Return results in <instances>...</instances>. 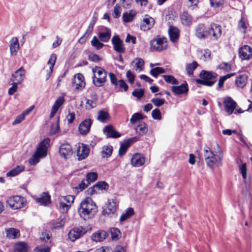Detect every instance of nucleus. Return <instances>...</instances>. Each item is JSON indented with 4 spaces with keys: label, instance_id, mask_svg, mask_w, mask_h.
Masks as SVG:
<instances>
[{
    "label": "nucleus",
    "instance_id": "obj_1",
    "mask_svg": "<svg viewBox=\"0 0 252 252\" xmlns=\"http://www.w3.org/2000/svg\"><path fill=\"white\" fill-rule=\"evenodd\" d=\"M218 151L215 154L208 147L204 149V158L208 166L212 169L215 168L216 165H221V160L223 158L222 152L218 144H217Z\"/></svg>",
    "mask_w": 252,
    "mask_h": 252
},
{
    "label": "nucleus",
    "instance_id": "obj_2",
    "mask_svg": "<svg viewBox=\"0 0 252 252\" xmlns=\"http://www.w3.org/2000/svg\"><path fill=\"white\" fill-rule=\"evenodd\" d=\"M78 212L81 218L88 220L97 212V207L91 198L87 197L81 202Z\"/></svg>",
    "mask_w": 252,
    "mask_h": 252
},
{
    "label": "nucleus",
    "instance_id": "obj_3",
    "mask_svg": "<svg viewBox=\"0 0 252 252\" xmlns=\"http://www.w3.org/2000/svg\"><path fill=\"white\" fill-rule=\"evenodd\" d=\"M50 139L45 138L42 140L36 147L34 154L29 159L31 165H35L37 163L40 158H43L47 155V150L50 146Z\"/></svg>",
    "mask_w": 252,
    "mask_h": 252
},
{
    "label": "nucleus",
    "instance_id": "obj_4",
    "mask_svg": "<svg viewBox=\"0 0 252 252\" xmlns=\"http://www.w3.org/2000/svg\"><path fill=\"white\" fill-rule=\"evenodd\" d=\"M217 76L216 73L202 70L199 74L200 79H196V82L199 84L212 86L215 83Z\"/></svg>",
    "mask_w": 252,
    "mask_h": 252
},
{
    "label": "nucleus",
    "instance_id": "obj_5",
    "mask_svg": "<svg viewBox=\"0 0 252 252\" xmlns=\"http://www.w3.org/2000/svg\"><path fill=\"white\" fill-rule=\"evenodd\" d=\"M94 73L93 83L97 87H101L106 82L107 73L104 69L95 66L93 69Z\"/></svg>",
    "mask_w": 252,
    "mask_h": 252
},
{
    "label": "nucleus",
    "instance_id": "obj_6",
    "mask_svg": "<svg viewBox=\"0 0 252 252\" xmlns=\"http://www.w3.org/2000/svg\"><path fill=\"white\" fill-rule=\"evenodd\" d=\"M6 203L12 209H18L25 206L26 203V199L19 195L11 196L8 198Z\"/></svg>",
    "mask_w": 252,
    "mask_h": 252
},
{
    "label": "nucleus",
    "instance_id": "obj_7",
    "mask_svg": "<svg viewBox=\"0 0 252 252\" xmlns=\"http://www.w3.org/2000/svg\"><path fill=\"white\" fill-rule=\"evenodd\" d=\"M59 202V208L63 213L68 211L72 203L74 200V196L73 195L61 196L58 198Z\"/></svg>",
    "mask_w": 252,
    "mask_h": 252
},
{
    "label": "nucleus",
    "instance_id": "obj_8",
    "mask_svg": "<svg viewBox=\"0 0 252 252\" xmlns=\"http://www.w3.org/2000/svg\"><path fill=\"white\" fill-rule=\"evenodd\" d=\"M151 49L153 50L160 51L167 48L166 38L157 37L150 42Z\"/></svg>",
    "mask_w": 252,
    "mask_h": 252
},
{
    "label": "nucleus",
    "instance_id": "obj_9",
    "mask_svg": "<svg viewBox=\"0 0 252 252\" xmlns=\"http://www.w3.org/2000/svg\"><path fill=\"white\" fill-rule=\"evenodd\" d=\"M112 44L114 50L119 54H122L125 52L126 49L123 40L121 39L119 36L115 35L111 39Z\"/></svg>",
    "mask_w": 252,
    "mask_h": 252
},
{
    "label": "nucleus",
    "instance_id": "obj_10",
    "mask_svg": "<svg viewBox=\"0 0 252 252\" xmlns=\"http://www.w3.org/2000/svg\"><path fill=\"white\" fill-rule=\"evenodd\" d=\"M223 104L225 111L228 115L232 114L236 107V102L230 96L223 98Z\"/></svg>",
    "mask_w": 252,
    "mask_h": 252
},
{
    "label": "nucleus",
    "instance_id": "obj_11",
    "mask_svg": "<svg viewBox=\"0 0 252 252\" xmlns=\"http://www.w3.org/2000/svg\"><path fill=\"white\" fill-rule=\"evenodd\" d=\"M90 148L88 145L79 143L77 147V156L79 160L86 158L89 155Z\"/></svg>",
    "mask_w": 252,
    "mask_h": 252
},
{
    "label": "nucleus",
    "instance_id": "obj_12",
    "mask_svg": "<svg viewBox=\"0 0 252 252\" xmlns=\"http://www.w3.org/2000/svg\"><path fill=\"white\" fill-rule=\"evenodd\" d=\"M25 77V70L23 67H21L12 74L10 81L12 82L21 84L24 81Z\"/></svg>",
    "mask_w": 252,
    "mask_h": 252
},
{
    "label": "nucleus",
    "instance_id": "obj_13",
    "mask_svg": "<svg viewBox=\"0 0 252 252\" xmlns=\"http://www.w3.org/2000/svg\"><path fill=\"white\" fill-rule=\"evenodd\" d=\"M85 233V229L82 227H75L68 233V238L72 242L79 238Z\"/></svg>",
    "mask_w": 252,
    "mask_h": 252
},
{
    "label": "nucleus",
    "instance_id": "obj_14",
    "mask_svg": "<svg viewBox=\"0 0 252 252\" xmlns=\"http://www.w3.org/2000/svg\"><path fill=\"white\" fill-rule=\"evenodd\" d=\"M72 86L76 90H81L85 87V79L82 74L77 73L74 75L72 81Z\"/></svg>",
    "mask_w": 252,
    "mask_h": 252
},
{
    "label": "nucleus",
    "instance_id": "obj_15",
    "mask_svg": "<svg viewBox=\"0 0 252 252\" xmlns=\"http://www.w3.org/2000/svg\"><path fill=\"white\" fill-rule=\"evenodd\" d=\"M208 32H209V36H212V39L217 40L220 37L221 33V30L220 26L214 24L208 27Z\"/></svg>",
    "mask_w": 252,
    "mask_h": 252
},
{
    "label": "nucleus",
    "instance_id": "obj_16",
    "mask_svg": "<svg viewBox=\"0 0 252 252\" xmlns=\"http://www.w3.org/2000/svg\"><path fill=\"white\" fill-rule=\"evenodd\" d=\"M35 200L39 205L46 206L51 203V196L48 192H44L40 194Z\"/></svg>",
    "mask_w": 252,
    "mask_h": 252
},
{
    "label": "nucleus",
    "instance_id": "obj_17",
    "mask_svg": "<svg viewBox=\"0 0 252 252\" xmlns=\"http://www.w3.org/2000/svg\"><path fill=\"white\" fill-rule=\"evenodd\" d=\"M239 54L242 60H249L252 57V49L248 45H244L239 49Z\"/></svg>",
    "mask_w": 252,
    "mask_h": 252
},
{
    "label": "nucleus",
    "instance_id": "obj_18",
    "mask_svg": "<svg viewBox=\"0 0 252 252\" xmlns=\"http://www.w3.org/2000/svg\"><path fill=\"white\" fill-rule=\"evenodd\" d=\"M208 30V27H206L204 24H199L196 28L195 34L199 38H206L209 36Z\"/></svg>",
    "mask_w": 252,
    "mask_h": 252
},
{
    "label": "nucleus",
    "instance_id": "obj_19",
    "mask_svg": "<svg viewBox=\"0 0 252 252\" xmlns=\"http://www.w3.org/2000/svg\"><path fill=\"white\" fill-rule=\"evenodd\" d=\"M118 207V203L116 199H108L107 208L104 211L108 215L114 214L117 211Z\"/></svg>",
    "mask_w": 252,
    "mask_h": 252
},
{
    "label": "nucleus",
    "instance_id": "obj_20",
    "mask_svg": "<svg viewBox=\"0 0 252 252\" xmlns=\"http://www.w3.org/2000/svg\"><path fill=\"white\" fill-rule=\"evenodd\" d=\"M66 221V217L65 216L53 220L50 222V227L52 229H57L62 228L64 225Z\"/></svg>",
    "mask_w": 252,
    "mask_h": 252
},
{
    "label": "nucleus",
    "instance_id": "obj_21",
    "mask_svg": "<svg viewBox=\"0 0 252 252\" xmlns=\"http://www.w3.org/2000/svg\"><path fill=\"white\" fill-rule=\"evenodd\" d=\"M145 162V158L140 154H135L131 158V164L134 167H140Z\"/></svg>",
    "mask_w": 252,
    "mask_h": 252
},
{
    "label": "nucleus",
    "instance_id": "obj_22",
    "mask_svg": "<svg viewBox=\"0 0 252 252\" xmlns=\"http://www.w3.org/2000/svg\"><path fill=\"white\" fill-rule=\"evenodd\" d=\"M92 125V121L87 119L83 121L79 126V131L82 135H85L89 132Z\"/></svg>",
    "mask_w": 252,
    "mask_h": 252
},
{
    "label": "nucleus",
    "instance_id": "obj_23",
    "mask_svg": "<svg viewBox=\"0 0 252 252\" xmlns=\"http://www.w3.org/2000/svg\"><path fill=\"white\" fill-rule=\"evenodd\" d=\"M59 152L61 156L67 158L72 154V149L69 144H63L60 148Z\"/></svg>",
    "mask_w": 252,
    "mask_h": 252
},
{
    "label": "nucleus",
    "instance_id": "obj_24",
    "mask_svg": "<svg viewBox=\"0 0 252 252\" xmlns=\"http://www.w3.org/2000/svg\"><path fill=\"white\" fill-rule=\"evenodd\" d=\"M103 132L107 138H117L121 136V134L115 130L112 126H106L103 129Z\"/></svg>",
    "mask_w": 252,
    "mask_h": 252
},
{
    "label": "nucleus",
    "instance_id": "obj_25",
    "mask_svg": "<svg viewBox=\"0 0 252 252\" xmlns=\"http://www.w3.org/2000/svg\"><path fill=\"white\" fill-rule=\"evenodd\" d=\"M168 33L171 41L174 43L178 41L180 34V31L178 28L174 26H170L168 30Z\"/></svg>",
    "mask_w": 252,
    "mask_h": 252
},
{
    "label": "nucleus",
    "instance_id": "obj_26",
    "mask_svg": "<svg viewBox=\"0 0 252 252\" xmlns=\"http://www.w3.org/2000/svg\"><path fill=\"white\" fill-rule=\"evenodd\" d=\"M10 54L12 56H15L19 49L18 39L16 37H13L9 41Z\"/></svg>",
    "mask_w": 252,
    "mask_h": 252
},
{
    "label": "nucleus",
    "instance_id": "obj_27",
    "mask_svg": "<svg viewBox=\"0 0 252 252\" xmlns=\"http://www.w3.org/2000/svg\"><path fill=\"white\" fill-rule=\"evenodd\" d=\"M15 252H28L29 246L25 242L19 241L15 243L13 247Z\"/></svg>",
    "mask_w": 252,
    "mask_h": 252
},
{
    "label": "nucleus",
    "instance_id": "obj_28",
    "mask_svg": "<svg viewBox=\"0 0 252 252\" xmlns=\"http://www.w3.org/2000/svg\"><path fill=\"white\" fill-rule=\"evenodd\" d=\"M64 102V98L63 96L59 97L56 100L51 109V111L50 115V118H53L55 116L59 108L63 104Z\"/></svg>",
    "mask_w": 252,
    "mask_h": 252
},
{
    "label": "nucleus",
    "instance_id": "obj_29",
    "mask_svg": "<svg viewBox=\"0 0 252 252\" xmlns=\"http://www.w3.org/2000/svg\"><path fill=\"white\" fill-rule=\"evenodd\" d=\"M188 90V85L186 83L178 86H173L172 87V91L177 94H187Z\"/></svg>",
    "mask_w": 252,
    "mask_h": 252
},
{
    "label": "nucleus",
    "instance_id": "obj_30",
    "mask_svg": "<svg viewBox=\"0 0 252 252\" xmlns=\"http://www.w3.org/2000/svg\"><path fill=\"white\" fill-rule=\"evenodd\" d=\"M6 236L10 239L18 238L20 236V231L14 228H9L5 230Z\"/></svg>",
    "mask_w": 252,
    "mask_h": 252
},
{
    "label": "nucleus",
    "instance_id": "obj_31",
    "mask_svg": "<svg viewBox=\"0 0 252 252\" xmlns=\"http://www.w3.org/2000/svg\"><path fill=\"white\" fill-rule=\"evenodd\" d=\"M57 59V56L55 54H52L50 57L49 60L48 61V64L49 65V72L47 75L46 80H48L50 77L53 70L55 63Z\"/></svg>",
    "mask_w": 252,
    "mask_h": 252
},
{
    "label": "nucleus",
    "instance_id": "obj_32",
    "mask_svg": "<svg viewBox=\"0 0 252 252\" xmlns=\"http://www.w3.org/2000/svg\"><path fill=\"white\" fill-rule=\"evenodd\" d=\"M143 22L142 27H144L143 30L145 31L150 30L153 27L155 23V20L152 17L146 15L143 19Z\"/></svg>",
    "mask_w": 252,
    "mask_h": 252
},
{
    "label": "nucleus",
    "instance_id": "obj_33",
    "mask_svg": "<svg viewBox=\"0 0 252 252\" xmlns=\"http://www.w3.org/2000/svg\"><path fill=\"white\" fill-rule=\"evenodd\" d=\"M107 232L105 231H98L94 233L92 236V240L95 242H101L103 241L107 237Z\"/></svg>",
    "mask_w": 252,
    "mask_h": 252
},
{
    "label": "nucleus",
    "instance_id": "obj_34",
    "mask_svg": "<svg viewBox=\"0 0 252 252\" xmlns=\"http://www.w3.org/2000/svg\"><path fill=\"white\" fill-rule=\"evenodd\" d=\"M248 76L246 74L239 75L236 79L235 84L239 88H242L247 83Z\"/></svg>",
    "mask_w": 252,
    "mask_h": 252
},
{
    "label": "nucleus",
    "instance_id": "obj_35",
    "mask_svg": "<svg viewBox=\"0 0 252 252\" xmlns=\"http://www.w3.org/2000/svg\"><path fill=\"white\" fill-rule=\"evenodd\" d=\"M110 119V115L107 111L100 110L97 112L96 119L102 123H105Z\"/></svg>",
    "mask_w": 252,
    "mask_h": 252
},
{
    "label": "nucleus",
    "instance_id": "obj_36",
    "mask_svg": "<svg viewBox=\"0 0 252 252\" xmlns=\"http://www.w3.org/2000/svg\"><path fill=\"white\" fill-rule=\"evenodd\" d=\"M111 35V30L109 29H106L105 31L99 33L98 37L101 41L107 42L109 40Z\"/></svg>",
    "mask_w": 252,
    "mask_h": 252
},
{
    "label": "nucleus",
    "instance_id": "obj_37",
    "mask_svg": "<svg viewBox=\"0 0 252 252\" xmlns=\"http://www.w3.org/2000/svg\"><path fill=\"white\" fill-rule=\"evenodd\" d=\"M198 64L196 61H193L191 63H187L186 65V70L187 74L189 76L193 75L194 70L198 66Z\"/></svg>",
    "mask_w": 252,
    "mask_h": 252
},
{
    "label": "nucleus",
    "instance_id": "obj_38",
    "mask_svg": "<svg viewBox=\"0 0 252 252\" xmlns=\"http://www.w3.org/2000/svg\"><path fill=\"white\" fill-rule=\"evenodd\" d=\"M135 129L136 132L139 135H144L146 134L148 130L146 124L142 121H140L138 123V125Z\"/></svg>",
    "mask_w": 252,
    "mask_h": 252
},
{
    "label": "nucleus",
    "instance_id": "obj_39",
    "mask_svg": "<svg viewBox=\"0 0 252 252\" xmlns=\"http://www.w3.org/2000/svg\"><path fill=\"white\" fill-rule=\"evenodd\" d=\"M113 152V147L111 145H105L102 148L101 156L103 158H108L111 156Z\"/></svg>",
    "mask_w": 252,
    "mask_h": 252
},
{
    "label": "nucleus",
    "instance_id": "obj_40",
    "mask_svg": "<svg viewBox=\"0 0 252 252\" xmlns=\"http://www.w3.org/2000/svg\"><path fill=\"white\" fill-rule=\"evenodd\" d=\"M24 167L23 165H18L10 171L7 173L6 175L8 177H14L24 170Z\"/></svg>",
    "mask_w": 252,
    "mask_h": 252
},
{
    "label": "nucleus",
    "instance_id": "obj_41",
    "mask_svg": "<svg viewBox=\"0 0 252 252\" xmlns=\"http://www.w3.org/2000/svg\"><path fill=\"white\" fill-rule=\"evenodd\" d=\"M135 15L136 12L133 10L126 12L123 15V20L126 23L130 22L133 20Z\"/></svg>",
    "mask_w": 252,
    "mask_h": 252
},
{
    "label": "nucleus",
    "instance_id": "obj_42",
    "mask_svg": "<svg viewBox=\"0 0 252 252\" xmlns=\"http://www.w3.org/2000/svg\"><path fill=\"white\" fill-rule=\"evenodd\" d=\"M182 23L185 26H189L192 22L191 16L187 12H183L181 17Z\"/></svg>",
    "mask_w": 252,
    "mask_h": 252
},
{
    "label": "nucleus",
    "instance_id": "obj_43",
    "mask_svg": "<svg viewBox=\"0 0 252 252\" xmlns=\"http://www.w3.org/2000/svg\"><path fill=\"white\" fill-rule=\"evenodd\" d=\"M134 68L136 70L141 71L144 66V61L139 58H137L132 63Z\"/></svg>",
    "mask_w": 252,
    "mask_h": 252
},
{
    "label": "nucleus",
    "instance_id": "obj_44",
    "mask_svg": "<svg viewBox=\"0 0 252 252\" xmlns=\"http://www.w3.org/2000/svg\"><path fill=\"white\" fill-rule=\"evenodd\" d=\"M133 214V209L132 208H128L126 210L125 213H124L121 215L119 220L121 222L124 221L128 219V218H129Z\"/></svg>",
    "mask_w": 252,
    "mask_h": 252
},
{
    "label": "nucleus",
    "instance_id": "obj_45",
    "mask_svg": "<svg viewBox=\"0 0 252 252\" xmlns=\"http://www.w3.org/2000/svg\"><path fill=\"white\" fill-rule=\"evenodd\" d=\"M131 143V140L130 139L126 141L124 143L121 145V146L119 148V154L120 156L124 155L129 146Z\"/></svg>",
    "mask_w": 252,
    "mask_h": 252
},
{
    "label": "nucleus",
    "instance_id": "obj_46",
    "mask_svg": "<svg viewBox=\"0 0 252 252\" xmlns=\"http://www.w3.org/2000/svg\"><path fill=\"white\" fill-rule=\"evenodd\" d=\"M150 74L156 78L160 74L164 73V69L160 67H156L150 70Z\"/></svg>",
    "mask_w": 252,
    "mask_h": 252
},
{
    "label": "nucleus",
    "instance_id": "obj_47",
    "mask_svg": "<svg viewBox=\"0 0 252 252\" xmlns=\"http://www.w3.org/2000/svg\"><path fill=\"white\" fill-rule=\"evenodd\" d=\"M238 28L239 30L242 33H245L247 31V27L243 17L238 22Z\"/></svg>",
    "mask_w": 252,
    "mask_h": 252
},
{
    "label": "nucleus",
    "instance_id": "obj_48",
    "mask_svg": "<svg viewBox=\"0 0 252 252\" xmlns=\"http://www.w3.org/2000/svg\"><path fill=\"white\" fill-rule=\"evenodd\" d=\"M217 68L228 72L231 70V64L228 63L221 62L217 66Z\"/></svg>",
    "mask_w": 252,
    "mask_h": 252
},
{
    "label": "nucleus",
    "instance_id": "obj_49",
    "mask_svg": "<svg viewBox=\"0 0 252 252\" xmlns=\"http://www.w3.org/2000/svg\"><path fill=\"white\" fill-rule=\"evenodd\" d=\"M91 42V45L96 49H100L104 46V44L101 43L96 36H94Z\"/></svg>",
    "mask_w": 252,
    "mask_h": 252
},
{
    "label": "nucleus",
    "instance_id": "obj_50",
    "mask_svg": "<svg viewBox=\"0 0 252 252\" xmlns=\"http://www.w3.org/2000/svg\"><path fill=\"white\" fill-rule=\"evenodd\" d=\"M95 187L96 188L98 191L99 190H107L108 189V184L104 181H100L95 184Z\"/></svg>",
    "mask_w": 252,
    "mask_h": 252
},
{
    "label": "nucleus",
    "instance_id": "obj_51",
    "mask_svg": "<svg viewBox=\"0 0 252 252\" xmlns=\"http://www.w3.org/2000/svg\"><path fill=\"white\" fill-rule=\"evenodd\" d=\"M97 174L96 172H90L86 175V180L89 183L94 182L97 180Z\"/></svg>",
    "mask_w": 252,
    "mask_h": 252
},
{
    "label": "nucleus",
    "instance_id": "obj_52",
    "mask_svg": "<svg viewBox=\"0 0 252 252\" xmlns=\"http://www.w3.org/2000/svg\"><path fill=\"white\" fill-rule=\"evenodd\" d=\"M143 119L142 115L139 113H136L132 115L130 119V122L132 125L136 124L137 122Z\"/></svg>",
    "mask_w": 252,
    "mask_h": 252
},
{
    "label": "nucleus",
    "instance_id": "obj_53",
    "mask_svg": "<svg viewBox=\"0 0 252 252\" xmlns=\"http://www.w3.org/2000/svg\"><path fill=\"white\" fill-rule=\"evenodd\" d=\"M110 233L112 239H117L121 236V231L117 228H112L110 229Z\"/></svg>",
    "mask_w": 252,
    "mask_h": 252
},
{
    "label": "nucleus",
    "instance_id": "obj_54",
    "mask_svg": "<svg viewBox=\"0 0 252 252\" xmlns=\"http://www.w3.org/2000/svg\"><path fill=\"white\" fill-rule=\"evenodd\" d=\"M163 77L167 83L174 85L178 83L177 80L172 75H163Z\"/></svg>",
    "mask_w": 252,
    "mask_h": 252
},
{
    "label": "nucleus",
    "instance_id": "obj_55",
    "mask_svg": "<svg viewBox=\"0 0 252 252\" xmlns=\"http://www.w3.org/2000/svg\"><path fill=\"white\" fill-rule=\"evenodd\" d=\"M151 101L157 107H160L163 105L165 102L164 98H153Z\"/></svg>",
    "mask_w": 252,
    "mask_h": 252
},
{
    "label": "nucleus",
    "instance_id": "obj_56",
    "mask_svg": "<svg viewBox=\"0 0 252 252\" xmlns=\"http://www.w3.org/2000/svg\"><path fill=\"white\" fill-rule=\"evenodd\" d=\"M235 75V73H231V74H227L226 75H224V76H221L220 79H219V82H218V86L219 87H221L223 86V83L224 82V81L230 78L231 77L234 76Z\"/></svg>",
    "mask_w": 252,
    "mask_h": 252
},
{
    "label": "nucleus",
    "instance_id": "obj_57",
    "mask_svg": "<svg viewBox=\"0 0 252 252\" xmlns=\"http://www.w3.org/2000/svg\"><path fill=\"white\" fill-rule=\"evenodd\" d=\"M89 185H90L89 183L87 182L86 179H83L81 183L78 184V186L76 187V189L78 191H81L86 189Z\"/></svg>",
    "mask_w": 252,
    "mask_h": 252
},
{
    "label": "nucleus",
    "instance_id": "obj_58",
    "mask_svg": "<svg viewBox=\"0 0 252 252\" xmlns=\"http://www.w3.org/2000/svg\"><path fill=\"white\" fill-rule=\"evenodd\" d=\"M152 117L155 120H160L161 119V115L160 110L157 108L155 109L152 112Z\"/></svg>",
    "mask_w": 252,
    "mask_h": 252
},
{
    "label": "nucleus",
    "instance_id": "obj_59",
    "mask_svg": "<svg viewBox=\"0 0 252 252\" xmlns=\"http://www.w3.org/2000/svg\"><path fill=\"white\" fill-rule=\"evenodd\" d=\"M210 1L212 7H219L223 4L224 0H210Z\"/></svg>",
    "mask_w": 252,
    "mask_h": 252
},
{
    "label": "nucleus",
    "instance_id": "obj_60",
    "mask_svg": "<svg viewBox=\"0 0 252 252\" xmlns=\"http://www.w3.org/2000/svg\"><path fill=\"white\" fill-rule=\"evenodd\" d=\"M117 86L119 88L120 90L122 91L123 89L125 92H126L128 88V85L126 84V82L123 80H120L117 84Z\"/></svg>",
    "mask_w": 252,
    "mask_h": 252
},
{
    "label": "nucleus",
    "instance_id": "obj_61",
    "mask_svg": "<svg viewBox=\"0 0 252 252\" xmlns=\"http://www.w3.org/2000/svg\"><path fill=\"white\" fill-rule=\"evenodd\" d=\"M144 91L143 89H136L132 93V95L138 98H140L144 95Z\"/></svg>",
    "mask_w": 252,
    "mask_h": 252
},
{
    "label": "nucleus",
    "instance_id": "obj_62",
    "mask_svg": "<svg viewBox=\"0 0 252 252\" xmlns=\"http://www.w3.org/2000/svg\"><path fill=\"white\" fill-rule=\"evenodd\" d=\"M94 25V22H92L90 23L86 31L83 34L84 36H86V38L89 37L90 35L91 34L92 32H93Z\"/></svg>",
    "mask_w": 252,
    "mask_h": 252
},
{
    "label": "nucleus",
    "instance_id": "obj_63",
    "mask_svg": "<svg viewBox=\"0 0 252 252\" xmlns=\"http://www.w3.org/2000/svg\"><path fill=\"white\" fill-rule=\"evenodd\" d=\"M240 173H241L243 178L246 179L247 178V167L246 164H242L239 168Z\"/></svg>",
    "mask_w": 252,
    "mask_h": 252
},
{
    "label": "nucleus",
    "instance_id": "obj_64",
    "mask_svg": "<svg viewBox=\"0 0 252 252\" xmlns=\"http://www.w3.org/2000/svg\"><path fill=\"white\" fill-rule=\"evenodd\" d=\"M121 8L118 5H116L114 7V17L118 18L120 16Z\"/></svg>",
    "mask_w": 252,
    "mask_h": 252
}]
</instances>
